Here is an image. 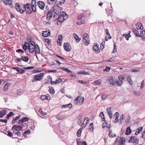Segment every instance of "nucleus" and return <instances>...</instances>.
Masks as SVG:
<instances>
[{
    "mask_svg": "<svg viewBox=\"0 0 145 145\" xmlns=\"http://www.w3.org/2000/svg\"><path fill=\"white\" fill-rule=\"evenodd\" d=\"M59 5V4H56V3H55L53 7L52 10L53 11L57 14H59L63 9V8L60 7Z\"/></svg>",
    "mask_w": 145,
    "mask_h": 145,
    "instance_id": "nucleus-1",
    "label": "nucleus"
},
{
    "mask_svg": "<svg viewBox=\"0 0 145 145\" xmlns=\"http://www.w3.org/2000/svg\"><path fill=\"white\" fill-rule=\"evenodd\" d=\"M30 3H27L26 5H24V8H23L24 12L25 11H26V12L27 14H31L32 12H33Z\"/></svg>",
    "mask_w": 145,
    "mask_h": 145,
    "instance_id": "nucleus-2",
    "label": "nucleus"
},
{
    "mask_svg": "<svg viewBox=\"0 0 145 145\" xmlns=\"http://www.w3.org/2000/svg\"><path fill=\"white\" fill-rule=\"evenodd\" d=\"M24 5L22 4H20L18 3H16L15 5V8L16 10L18 12H20L21 13L23 14L24 12Z\"/></svg>",
    "mask_w": 145,
    "mask_h": 145,
    "instance_id": "nucleus-3",
    "label": "nucleus"
},
{
    "mask_svg": "<svg viewBox=\"0 0 145 145\" xmlns=\"http://www.w3.org/2000/svg\"><path fill=\"white\" fill-rule=\"evenodd\" d=\"M84 100L82 97L78 96L74 100V102L77 105H81L83 104Z\"/></svg>",
    "mask_w": 145,
    "mask_h": 145,
    "instance_id": "nucleus-4",
    "label": "nucleus"
},
{
    "mask_svg": "<svg viewBox=\"0 0 145 145\" xmlns=\"http://www.w3.org/2000/svg\"><path fill=\"white\" fill-rule=\"evenodd\" d=\"M83 40L85 45L87 46L89 43V36L87 33H85L83 35Z\"/></svg>",
    "mask_w": 145,
    "mask_h": 145,
    "instance_id": "nucleus-5",
    "label": "nucleus"
},
{
    "mask_svg": "<svg viewBox=\"0 0 145 145\" xmlns=\"http://www.w3.org/2000/svg\"><path fill=\"white\" fill-rule=\"evenodd\" d=\"M66 19L62 16H59L57 18L55 19L54 21H56L57 22V24L58 25H60L61 23L63 22Z\"/></svg>",
    "mask_w": 145,
    "mask_h": 145,
    "instance_id": "nucleus-6",
    "label": "nucleus"
},
{
    "mask_svg": "<svg viewBox=\"0 0 145 145\" xmlns=\"http://www.w3.org/2000/svg\"><path fill=\"white\" fill-rule=\"evenodd\" d=\"M29 60V58L26 56H22L21 58H17L16 59V62L17 63H18V62H21L22 60L25 62H27Z\"/></svg>",
    "mask_w": 145,
    "mask_h": 145,
    "instance_id": "nucleus-7",
    "label": "nucleus"
},
{
    "mask_svg": "<svg viewBox=\"0 0 145 145\" xmlns=\"http://www.w3.org/2000/svg\"><path fill=\"white\" fill-rule=\"evenodd\" d=\"M138 140L137 139V137L136 136L131 137L130 140L129 141V143L132 142L133 143H136V144H138Z\"/></svg>",
    "mask_w": 145,
    "mask_h": 145,
    "instance_id": "nucleus-8",
    "label": "nucleus"
},
{
    "mask_svg": "<svg viewBox=\"0 0 145 145\" xmlns=\"http://www.w3.org/2000/svg\"><path fill=\"white\" fill-rule=\"evenodd\" d=\"M108 81L110 85L112 86L116 85V81L113 79V77L112 76H110L108 78Z\"/></svg>",
    "mask_w": 145,
    "mask_h": 145,
    "instance_id": "nucleus-9",
    "label": "nucleus"
},
{
    "mask_svg": "<svg viewBox=\"0 0 145 145\" xmlns=\"http://www.w3.org/2000/svg\"><path fill=\"white\" fill-rule=\"evenodd\" d=\"M44 73H40L36 75L34 77L37 81H39L44 76Z\"/></svg>",
    "mask_w": 145,
    "mask_h": 145,
    "instance_id": "nucleus-10",
    "label": "nucleus"
},
{
    "mask_svg": "<svg viewBox=\"0 0 145 145\" xmlns=\"http://www.w3.org/2000/svg\"><path fill=\"white\" fill-rule=\"evenodd\" d=\"M99 45L97 43H95L93 46L92 47V49L95 52H97L98 53L100 52L99 48Z\"/></svg>",
    "mask_w": 145,
    "mask_h": 145,
    "instance_id": "nucleus-11",
    "label": "nucleus"
},
{
    "mask_svg": "<svg viewBox=\"0 0 145 145\" xmlns=\"http://www.w3.org/2000/svg\"><path fill=\"white\" fill-rule=\"evenodd\" d=\"M37 4L40 9L42 10L44 9L45 4L43 1H38L37 2Z\"/></svg>",
    "mask_w": 145,
    "mask_h": 145,
    "instance_id": "nucleus-12",
    "label": "nucleus"
},
{
    "mask_svg": "<svg viewBox=\"0 0 145 145\" xmlns=\"http://www.w3.org/2000/svg\"><path fill=\"white\" fill-rule=\"evenodd\" d=\"M69 45L68 43L65 42L63 44L64 49L67 52H69L71 50V48H69Z\"/></svg>",
    "mask_w": 145,
    "mask_h": 145,
    "instance_id": "nucleus-13",
    "label": "nucleus"
},
{
    "mask_svg": "<svg viewBox=\"0 0 145 145\" xmlns=\"http://www.w3.org/2000/svg\"><path fill=\"white\" fill-rule=\"evenodd\" d=\"M12 69L16 70L20 74H22L25 73V71L24 70H22L21 69L19 68L18 67H13Z\"/></svg>",
    "mask_w": 145,
    "mask_h": 145,
    "instance_id": "nucleus-14",
    "label": "nucleus"
},
{
    "mask_svg": "<svg viewBox=\"0 0 145 145\" xmlns=\"http://www.w3.org/2000/svg\"><path fill=\"white\" fill-rule=\"evenodd\" d=\"M114 116L116 117L115 120H114V121H113V122L114 123H116L118 122L119 120L118 119V118L119 116V113L118 112H116L114 114L113 116V117H114Z\"/></svg>",
    "mask_w": 145,
    "mask_h": 145,
    "instance_id": "nucleus-15",
    "label": "nucleus"
},
{
    "mask_svg": "<svg viewBox=\"0 0 145 145\" xmlns=\"http://www.w3.org/2000/svg\"><path fill=\"white\" fill-rule=\"evenodd\" d=\"M53 11L52 10H50L48 11V14L46 16V19L47 20H49L52 17Z\"/></svg>",
    "mask_w": 145,
    "mask_h": 145,
    "instance_id": "nucleus-16",
    "label": "nucleus"
},
{
    "mask_svg": "<svg viewBox=\"0 0 145 145\" xmlns=\"http://www.w3.org/2000/svg\"><path fill=\"white\" fill-rule=\"evenodd\" d=\"M12 130H15L16 131H18V130H21L22 131V127L18 125H13L12 128Z\"/></svg>",
    "mask_w": 145,
    "mask_h": 145,
    "instance_id": "nucleus-17",
    "label": "nucleus"
},
{
    "mask_svg": "<svg viewBox=\"0 0 145 145\" xmlns=\"http://www.w3.org/2000/svg\"><path fill=\"white\" fill-rule=\"evenodd\" d=\"M50 31L48 30V31H44L42 33V35L44 37H47L50 35Z\"/></svg>",
    "mask_w": 145,
    "mask_h": 145,
    "instance_id": "nucleus-18",
    "label": "nucleus"
},
{
    "mask_svg": "<svg viewBox=\"0 0 145 145\" xmlns=\"http://www.w3.org/2000/svg\"><path fill=\"white\" fill-rule=\"evenodd\" d=\"M65 117V116L64 115H61L60 114L56 115V118L58 120H62Z\"/></svg>",
    "mask_w": 145,
    "mask_h": 145,
    "instance_id": "nucleus-19",
    "label": "nucleus"
},
{
    "mask_svg": "<svg viewBox=\"0 0 145 145\" xmlns=\"http://www.w3.org/2000/svg\"><path fill=\"white\" fill-rule=\"evenodd\" d=\"M29 43L27 42H26L23 45V49L25 51H26V50L27 49H29ZM25 52H26V51H25Z\"/></svg>",
    "mask_w": 145,
    "mask_h": 145,
    "instance_id": "nucleus-20",
    "label": "nucleus"
},
{
    "mask_svg": "<svg viewBox=\"0 0 145 145\" xmlns=\"http://www.w3.org/2000/svg\"><path fill=\"white\" fill-rule=\"evenodd\" d=\"M35 54H39L40 53V51L39 46L37 44H36V46H35Z\"/></svg>",
    "mask_w": 145,
    "mask_h": 145,
    "instance_id": "nucleus-21",
    "label": "nucleus"
},
{
    "mask_svg": "<svg viewBox=\"0 0 145 145\" xmlns=\"http://www.w3.org/2000/svg\"><path fill=\"white\" fill-rule=\"evenodd\" d=\"M3 3L5 5H11L12 4V0H5L3 1Z\"/></svg>",
    "mask_w": 145,
    "mask_h": 145,
    "instance_id": "nucleus-22",
    "label": "nucleus"
},
{
    "mask_svg": "<svg viewBox=\"0 0 145 145\" xmlns=\"http://www.w3.org/2000/svg\"><path fill=\"white\" fill-rule=\"evenodd\" d=\"M132 30L133 33L137 37L139 36V31L137 30L135 28L133 27V28Z\"/></svg>",
    "mask_w": 145,
    "mask_h": 145,
    "instance_id": "nucleus-23",
    "label": "nucleus"
},
{
    "mask_svg": "<svg viewBox=\"0 0 145 145\" xmlns=\"http://www.w3.org/2000/svg\"><path fill=\"white\" fill-rule=\"evenodd\" d=\"M6 110H2L0 111V118H2L7 114Z\"/></svg>",
    "mask_w": 145,
    "mask_h": 145,
    "instance_id": "nucleus-24",
    "label": "nucleus"
},
{
    "mask_svg": "<svg viewBox=\"0 0 145 145\" xmlns=\"http://www.w3.org/2000/svg\"><path fill=\"white\" fill-rule=\"evenodd\" d=\"M140 33H139V36L138 37L143 38L144 37V39L145 38V31L144 30L141 31V30L139 31Z\"/></svg>",
    "mask_w": 145,
    "mask_h": 145,
    "instance_id": "nucleus-25",
    "label": "nucleus"
},
{
    "mask_svg": "<svg viewBox=\"0 0 145 145\" xmlns=\"http://www.w3.org/2000/svg\"><path fill=\"white\" fill-rule=\"evenodd\" d=\"M106 111L109 118L110 119L112 118V114L111 112V108H108L107 109Z\"/></svg>",
    "mask_w": 145,
    "mask_h": 145,
    "instance_id": "nucleus-26",
    "label": "nucleus"
},
{
    "mask_svg": "<svg viewBox=\"0 0 145 145\" xmlns=\"http://www.w3.org/2000/svg\"><path fill=\"white\" fill-rule=\"evenodd\" d=\"M35 46H31L29 44L28 50L30 53H33L34 51Z\"/></svg>",
    "mask_w": 145,
    "mask_h": 145,
    "instance_id": "nucleus-27",
    "label": "nucleus"
},
{
    "mask_svg": "<svg viewBox=\"0 0 145 145\" xmlns=\"http://www.w3.org/2000/svg\"><path fill=\"white\" fill-rule=\"evenodd\" d=\"M60 16H62L64 18H67L68 17V15L66 14L65 12H62L60 13Z\"/></svg>",
    "mask_w": 145,
    "mask_h": 145,
    "instance_id": "nucleus-28",
    "label": "nucleus"
},
{
    "mask_svg": "<svg viewBox=\"0 0 145 145\" xmlns=\"http://www.w3.org/2000/svg\"><path fill=\"white\" fill-rule=\"evenodd\" d=\"M65 1V0H56L55 3L56 4H59L60 5L64 3Z\"/></svg>",
    "mask_w": 145,
    "mask_h": 145,
    "instance_id": "nucleus-29",
    "label": "nucleus"
},
{
    "mask_svg": "<svg viewBox=\"0 0 145 145\" xmlns=\"http://www.w3.org/2000/svg\"><path fill=\"white\" fill-rule=\"evenodd\" d=\"M73 35L74 38L77 42H79L80 40L81 39L76 34L74 33L73 34Z\"/></svg>",
    "mask_w": 145,
    "mask_h": 145,
    "instance_id": "nucleus-30",
    "label": "nucleus"
},
{
    "mask_svg": "<svg viewBox=\"0 0 145 145\" xmlns=\"http://www.w3.org/2000/svg\"><path fill=\"white\" fill-rule=\"evenodd\" d=\"M72 107V105L71 103H69L68 104L65 105H63L61 106V107L62 108H66L68 107L69 108H71Z\"/></svg>",
    "mask_w": 145,
    "mask_h": 145,
    "instance_id": "nucleus-31",
    "label": "nucleus"
},
{
    "mask_svg": "<svg viewBox=\"0 0 145 145\" xmlns=\"http://www.w3.org/2000/svg\"><path fill=\"white\" fill-rule=\"evenodd\" d=\"M20 116H18L15 118H13L12 122V124H14L16 123V121L19 119Z\"/></svg>",
    "mask_w": 145,
    "mask_h": 145,
    "instance_id": "nucleus-32",
    "label": "nucleus"
},
{
    "mask_svg": "<svg viewBox=\"0 0 145 145\" xmlns=\"http://www.w3.org/2000/svg\"><path fill=\"white\" fill-rule=\"evenodd\" d=\"M109 137L110 138H112L114 137H116V134H114L112 133V130H111L110 131L108 135Z\"/></svg>",
    "mask_w": 145,
    "mask_h": 145,
    "instance_id": "nucleus-33",
    "label": "nucleus"
},
{
    "mask_svg": "<svg viewBox=\"0 0 145 145\" xmlns=\"http://www.w3.org/2000/svg\"><path fill=\"white\" fill-rule=\"evenodd\" d=\"M131 131L129 127H128L126 129L125 131V134L129 135L131 133Z\"/></svg>",
    "mask_w": 145,
    "mask_h": 145,
    "instance_id": "nucleus-34",
    "label": "nucleus"
},
{
    "mask_svg": "<svg viewBox=\"0 0 145 145\" xmlns=\"http://www.w3.org/2000/svg\"><path fill=\"white\" fill-rule=\"evenodd\" d=\"M14 115V114L13 112H10L8 114H7L6 118L8 119L11 117L13 116Z\"/></svg>",
    "mask_w": 145,
    "mask_h": 145,
    "instance_id": "nucleus-35",
    "label": "nucleus"
},
{
    "mask_svg": "<svg viewBox=\"0 0 145 145\" xmlns=\"http://www.w3.org/2000/svg\"><path fill=\"white\" fill-rule=\"evenodd\" d=\"M125 141V139L123 138H120V143H121L120 145H124V143Z\"/></svg>",
    "mask_w": 145,
    "mask_h": 145,
    "instance_id": "nucleus-36",
    "label": "nucleus"
},
{
    "mask_svg": "<svg viewBox=\"0 0 145 145\" xmlns=\"http://www.w3.org/2000/svg\"><path fill=\"white\" fill-rule=\"evenodd\" d=\"M36 7L37 6L32 5H31V8L32 9V11H33V12H36L37 11L36 10Z\"/></svg>",
    "mask_w": 145,
    "mask_h": 145,
    "instance_id": "nucleus-37",
    "label": "nucleus"
},
{
    "mask_svg": "<svg viewBox=\"0 0 145 145\" xmlns=\"http://www.w3.org/2000/svg\"><path fill=\"white\" fill-rule=\"evenodd\" d=\"M78 74H84L85 75H89V72H86V71H80L78 73Z\"/></svg>",
    "mask_w": 145,
    "mask_h": 145,
    "instance_id": "nucleus-38",
    "label": "nucleus"
},
{
    "mask_svg": "<svg viewBox=\"0 0 145 145\" xmlns=\"http://www.w3.org/2000/svg\"><path fill=\"white\" fill-rule=\"evenodd\" d=\"M20 120L22 122H24L26 121H27L29 120V118L27 117H22L21 119H20Z\"/></svg>",
    "mask_w": 145,
    "mask_h": 145,
    "instance_id": "nucleus-39",
    "label": "nucleus"
},
{
    "mask_svg": "<svg viewBox=\"0 0 145 145\" xmlns=\"http://www.w3.org/2000/svg\"><path fill=\"white\" fill-rule=\"evenodd\" d=\"M47 3L49 5H53L55 2V0H47Z\"/></svg>",
    "mask_w": 145,
    "mask_h": 145,
    "instance_id": "nucleus-40",
    "label": "nucleus"
},
{
    "mask_svg": "<svg viewBox=\"0 0 145 145\" xmlns=\"http://www.w3.org/2000/svg\"><path fill=\"white\" fill-rule=\"evenodd\" d=\"M9 84L8 83H7L5 84L3 87V89L4 91H6L7 90L8 87V86H9Z\"/></svg>",
    "mask_w": 145,
    "mask_h": 145,
    "instance_id": "nucleus-41",
    "label": "nucleus"
},
{
    "mask_svg": "<svg viewBox=\"0 0 145 145\" xmlns=\"http://www.w3.org/2000/svg\"><path fill=\"white\" fill-rule=\"evenodd\" d=\"M13 133L15 135H17L18 137H20L21 135V133L20 132H17L15 130H13Z\"/></svg>",
    "mask_w": 145,
    "mask_h": 145,
    "instance_id": "nucleus-42",
    "label": "nucleus"
},
{
    "mask_svg": "<svg viewBox=\"0 0 145 145\" xmlns=\"http://www.w3.org/2000/svg\"><path fill=\"white\" fill-rule=\"evenodd\" d=\"M127 81L130 85H131L133 84V81L131 80V77L130 76H129L127 77Z\"/></svg>",
    "mask_w": 145,
    "mask_h": 145,
    "instance_id": "nucleus-43",
    "label": "nucleus"
},
{
    "mask_svg": "<svg viewBox=\"0 0 145 145\" xmlns=\"http://www.w3.org/2000/svg\"><path fill=\"white\" fill-rule=\"evenodd\" d=\"M82 130V128H80L77 131L76 133V135L78 137H80L81 136V134Z\"/></svg>",
    "mask_w": 145,
    "mask_h": 145,
    "instance_id": "nucleus-44",
    "label": "nucleus"
},
{
    "mask_svg": "<svg viewBox=\"0 0 145 145\" xmlns=\"http://www.w3.org/2000/svg\"><path fill=\"white\" fill-rule=\"evenodd\" d=\"M18 125L21 126L22 127V128L23 129V128L24 127V124L23 122H22L20 120H19L18 121Z\"/></svg>",
    "mask_w": 145,
    "mask_h": 145,
    "instance_id": "nucleus-45",
    "label": "nucleus"
},
{
    "mask_svg": "<svg viewBox=\"0 0 145 145\" xmlns=\"http://www.w3.org/2000/svg\"><path fill=\"white\" fill-rule=\"evenodd\" d=\"M49 90H50V93L52 94L55 92V91L54 90L53 87L51 86H49Z\"/></svg>",
    "mask_w": 145,
    "mask_h": 145,
    "instance_id": "nucleus-46",
    "label": "nucleus"
},
{
    "mask_svg": "<svg viewBox=\"0 0 145 145\" xmlns=\"http://www.w3.org/2000/svg\"><path fill=\"white\" fill-rule=\"evenodd\" d=\"M93 123H91L89 127V129L90 131H93Z\"/></svg>",
    "mask_w": 145,
    "mask_h": 145,
    "instance_id": "nucleus-47",
    "label": "nucleus"
},
{
    "mask_svg": "<svg viewBox=\"0 0 145 145\" xmlns=\"http://www.w3.org/2000/svg\"><path fill=\"white\" fill-rule=\"evenodd\" d=\"M134 95L137 96H139L140 95V93L139 91H133Z\"/></svg>",
    "mask_w": 145,
    "mask_h": 145,
    "instance_id": "nucleus-48",
    "label": "nucleus"
},
{
    "mask_svg": "<svg viewBox=\"0 0 145 145\" xmlns=\"http://www.w3.org/2000/svg\"><path fill=\"white\" fill-rule=\"evenodd\" d=\"M116 83L117 84V85L119 86H121L123 84V82L122 81H116Z\"/></svg>",
    "mask_w": 145,
    "mask_h": 145,
    "instance_id": "nucleus-49",
    "label": "nucleus"
},
{
    "mask_svg": "<svg viewBox=\"0 0 145 145\" xmlns=\"http://www.w3.org/2000/svg\"><path fill=\"white\" fill-rule=\"evenodd\" d=\"M7 133L8 134L7 135L8 137H11L12 136L13 134L11 131H10L9 130L8 131Z\"/></svg>",
    "mask_w": 145,
    "mask_h": 145,
    "instance_id": "nucleus-50",
    "label": "nucleus"
},
{
    "mask_svg": "<svg viewBox=\"0 0 145 145\" xmlns=\"http://www.w3.org/2000/svg\"><path fill=\"white\" fill-rule=\"evenodd\" d=\"M39 111L40 113V114L43 116H44L46 114L45 112H43L42 108H40Z\"/></svg>",
    "mask_w": 145,
    "mask_h": 145,
    "instance_id": "nucleus-51",
    "label": "nucleus"
},
{
    "mask_svg": "<svg viewBox=\"0 0 145 145\" xmlns=\"http://www.w3.org/2000/svg\"><path fill=\"white\" fill-rule=\"evenodd\" d=\"M118 78L119 80L120 81L123 80L125 79V77L122 75H120L118 76Z\"/></svg>",
    "mask_w": 145,
    "mask_h": 145,
    "instance_id": "nucleus-52",
    "label": "nucleus"
},
{
    "mask_svg": "<svg viewBox=\"0 0 145 145\" xmlns=\"http://www.w3.org/2000/svg\"><path fill=\"white\" fill-rule=\"evenodd\" d=\"M141 25V24L139 22L136 24V28L138 30L139 29V27Z\"/></svg>",
    "mask_w": 145,
    "mask_h": 145,
    "instance_id": "nucleus-53",
    "label": "nucleus"
},
{
    "mask_svg": "<svg viewBox=\"0 0 145 145\" xmlns=\"http://www.w3.org/2000/svg\"><path fill=\"white\" fill-rule=\"evenodd\" d=\"M34 68V67L33 66V67H23V68L24 69L29 70V69H33Z\"/></svg>",
    "mask_w": 145,
    "mask_h": 145,
    "instance_id": "nucleus-54",
    "label": "nucleus"
},
{
    "mask_svg": "<svg viewBox=\"0 0 145 145\" xmlns=\"http://www.w3.org/2000/svg\"><path fill=\"white\" fill-rule=\"evenodd\" d=\"M129 35L127 34H123V37H125L126 39L127 40H129V36H128Z\"/></svg>",
    "mask_w": 145,
    "mask_h": 145,
    "instance_id": "nucleus-55",
    "label": "nucleus"
},
{
    "mask_svg": "<svg viewBox=\"0 0 145 145\" xmlns=\"http://www.w3.org/2000/svg\"><path fill=\"white\" fill-rule=\"evenodd\" d=\"M110 69V67H106V69H105L103 70V71L104 72H109V70Z\"/></svg>",
    "mask_w": 145,
    "mask_h": 145,
    "instance_id": "nucleus-56",
    "label": "nucleus"
},
{
    "mask_svg": "<svg viewBox=\"0 0 145 145\" xmlns=\"http://www.w3.org/2000/svg\"><path fill=\"white\" fill-rule=\"evenodd\" d=\"M78 82L82 84H85L87 82L82 80H79L78 81Z\"/></svg>",
    "mask_w": 145,
    "mask_h": 145,
    "instance_id": "nucleus-57",
    "label": "nucleus"
},
{
    "mask_svg": "<svg viewBox=\"0 0 145 145\" xmlns=\"http://www.w3.org/2000/svg\"><path fill=\"white\" fill-rule=\"evenodd\" d=\"M125 118V116L124 114H123L121 115L120 116V122L121 123H122L121 121L122 120H123Z\"/></svg>",
    "mask_w": 145,
    "mask_h": 145,
    "instance_id": "nucleus-58",
    "label": "nucleus"
},
{
    "mask_svg": "<svg viewBox=\"0 0 145 145\" xmlns=\"http://www.w3.org/2000/svg\"><path fill=\"white\" fill-rule=\"evenodd\" d=\"M44 41L45 42L48 43H50L51 42V40H49L48 38L45 39H44Z\"/></svg>",
    "mask_w": 145,
    "mask_h": 145,
    "instance_id": "nucleus-59",
    "label": "nucleus"
},
{
    "mask_svg": "<svg viewBox=\"0 0 145 145\" xmlns=\"http://www.w3.org/2000/svg\"><path fill=\"white\" fill-rule=\"evenodd\" d=\"M84 17V15L82 14L78 16L77 19L78 20H80L82 19L83 17Z\"/></svg>",
    "mask_w": 145,
    "mask_h": 145,
    "instance_id": "nucleus-60",
    "label": "nucleus"
},
{
    "mask_svg": "<svg viewBox=\"0 0 145 145\" xmlns=\"http://www.w3.org/2000/svg\"><path fill=\"white\" fill-rule=\"evenodd\" d=\"M29 42L30 43H29L30 44H31V46H36V44H35V43L34 42L32 41H30Z\"/></svg>",
    "mask_w": 145,
    "mask_h": 145,
    "instance_id": "nucleus-61",
    "label": "nucleus"
},
{
    "mask_svg": "<svg viewBox=\"0 0 145 145\" xmlns=\"http://www.w3.org/2000/svg\"><path fill=\"white\" fill-rule=\"evenodd\" d=\"M144 81L143 80L142 82V83L141 84V86H140V89H142L144 88Z\"/></svg>",
    "mask_w": 145,
    "mask_h": 145,
    "instance_id": "nucleus-62",
    "label": "nucleus"
},
{
    "mask_svg": "<svg viewBox=\"0 0 145 145\" xmlns=\"http://www.w3.org/2000/svg\"><path fill=\"white\" fill-rule=\"evenodd\" d=\"M142 127H140L138 128L137 129V131H138V132H139L140 133V132L141 131L142 129Z\"/></svg>",
    "mask_w": 145,
    "mask_h": 145,
    "instance_id": "nucleus-63",
    "label": "nucleus"
},
{
    "mask_svg": "<svg viewBox=\"0 0 145 145\" xmlns=\"http://www.w3.org/2000/svg\"><path fill=\"white\" fill-rule=\"evenodd\" d=\"M31 5L37 6L36 1L35 0H32Z\"/></svg>",
    "mask_w": 145,
    "mask_h": 145,
    "instance_id": "nucleus-64",
    "label": "nucleus"
}]
</instances>
